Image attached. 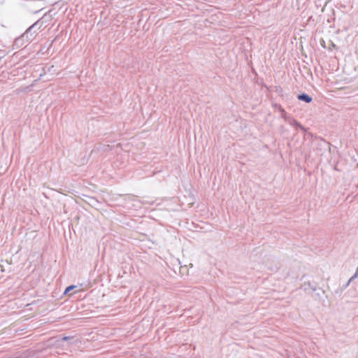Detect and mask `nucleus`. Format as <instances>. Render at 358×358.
<instances>
[{"mask_svg": "<svg viewBox=\"0 0 358 358\" xmlns=\"http://www.w3.org/2000/svg\"><path fill=\"white\" fill-rule=\"evenodd\" d=\"M67 339H68V338H67V337H64V338H63V340H67Z\"/></svg>", "mask_w": 358, "mask_h": 358, "instance_id": "obj_3", "label": "nucleus"}, {"mask_svg": "<svg viewBox=\"0 0 358 358\" xmlns=\"http://www.w3.org/2000/svg\"><path fill=\"white\" fill-rule=\"evenodd\" d=\"M75 287V286L73 285H71V286H69L68 287L66 288L65 289V293H68L69 292H70L71 290H73V289Z\"/></svg>", "mask_w": 358, "mask_h": 358, "instance_id": "obj_2", "label": "nucleus"}, {"mask_svg": "<svg viewBox=\"0 0 358 358\" xmlns=\"http://www.w3.org/2000/svg\"><path fill=\"white\" fill-rule=\"evenodd\" d=\"M298 99L299 100H302V101H306V103H310L311 101H312V98L310 96H309L307 94H301L298 96Z\"/></svg>", "mask_w": 358, "mask_h": 358, "instance_id": "obj_1", "label": "nucleus"}]
</instances>
